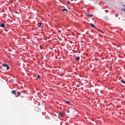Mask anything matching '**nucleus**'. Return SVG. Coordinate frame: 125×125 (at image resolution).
Here are the masks:
<instances>
[{"label":"nucleus","instance_id":"1","mask_svg":"<svg viewBox=\"0 0 125 125\" xmlns=\"http://www.w3.org/2000/svg\"><path fill=\"white\" fill-rule=\"evenodd\" d=\"M2 67H4V68H6V69H7V70H9V69H10V67H9V66H8V65H7L6 63H3L2 64Z\"/></svg>","mask_w":125,"mask_h":125},{"label":"nucleus","instance_id":"2","mask_svg":"<svg viewBox=\"0 0 125 125\" xmlns=\"http://www.w3.org/2000/svg\"><path fill=\"white\" fill-rule=\"evenodd\" d=\"M0 27H1V28H4V27H5V24H4V23H1L0 24Z\"/></svg>","mask_w":125,"mask_h":125},{"label":"nucleus","instance_id":"3","mask_svg":"<svg viewBox=\"0 0 125 125\" xmlns=\"http://www.w3.org/2000/svg\"><path fill=\"white\" fill-rule=\"evenodd\" d=\"M12 94L15 95L16 94V90H13L11 91Z\"/></svg>","mask_w":125,"mask_h":125},{"label":"nucleus","instance_id":"4","mask_svg":"<svg viewBox=\"0 0 125 125\" xmlns=\"http://www.w3.org/2000/svg\"><path fill=\"white\" fill-rule=\"evenodd\" d=\"M80 58H81L80 57V56L76 57V62H78V61H79L80 60Z\"/></svg>","mask_w":125,"mask_h":125},{"label":"nucleus","instance_id":"5","mask_svg":"<svg viewBox=\"0 0 125 125\" xmlns=\"http://www.w3.org/2000/svg\"><path fill=\"white\" fill-rule=\"evenodd\" d=\"M38 26L40 27V28H42V23L41 22H39L38 23Z\"/></svg>","mask_w":125,"mask_h":125},{"label":"nucleus","instance_id":"6","mask_svg":"<svg viewBox=\"0 0 125 125\" xmlns=\"http://www.w3.org/2000/svg\"><path fill=\"white\" fill-rule=\"evenodd\" d=\"M90 26L92 27V28H94V27H95V25H94V24L93 23H90Z\"/></svg>","mask_w":125,"mask_h":125},{"label":"nucleus","instance_id":"7","mask_svg":"<svg viewBox=\"0 0 125 125\" xmlns=\"http://www.w3.org/2000/svg\"><path fill=\"white\" fill-rule=\"evenodd\" d=\"M21 94L20 93V92H17V95L16 96V97H18V96H20Z\"/></svg>","mask_w":125,"mask_h":125},{"label":"nucleus","instance_id":"8","mask_svg":"<svg viewBox=\"0 0 125 125\" xmlns=\"http://www.w3.org/2000/svg\"><path fill=\"white\" fill-rule=\"evenodd\" d=\"M10 82L11 83H14V80L13 79H11L10 80Z\"/></svg>","mask_w":125,"mask_h":125},{"label":"nucleus","instance_id":"9","mask_svg":"<svg viewBox=\"0 0 125 125\" xmlns=\"http://www.w3.org/2000/svg\"><path fill=\"white\" fill-rule=\"evenodd\" d=\"M66 11V12H68V10L67 9H62V12Z\"/></svg>","mask_w":125,"mask_h":125},{"label":"nucleus","instance_id":"10","mask_svg":"<svg viewBox=\"0 0 125 125\" xmlns=\"http://www.w3.org/2000/svg\"><path fill=\"white\" fill-rule=\"evenodd\" d=\"M60 115L61 117H64V115L62 113H60Z\"/></svg>","mask_w":125,"mask_h":125},{"label":"nucleus","instance_id":"11","mask_svg":"<svg viewBox=\"0 0 125 125\" xmlns=\"http://www.w3.org/2000/svg\"><path fill=\"white\" fill-rule=\"evenodd\" d=\"M88 16L89 17H92V16H93V15H92V14H90V15H88Z\"/></svg>","mask_w":125,"mask_h":125},{"label":"nucleus","instance_id":"12","mask_svg":"<svg viewBox=\"0 0 125 125\" xmlns=\"http://www.w3.org/2000/svg\"><path fill=\"white\" fill-rule=\"evenodd\" d=\"M121 82H122V83H125V81L123 80H121Z\"/></svg>","mask_w":125,"mask_h":125},{"label":"nucleus","instance_id":"13","mask_svg":"<svg viewBox=\"0 0 125 125\" xmlns=\"http://www.w3.org/2000/svg\"><path fill=\"white\" fill-rule=\"evenodd\" d=\"M65 102H66V104H70V102H69V101H66Z\"/></svg>","mask_w":125,"mask_h":125},{"label":"nucleus","instance_id":"14","mask_svg":"<svg viewBox=\"0 0 125 125\" xmlns=\"http://www.w3.org/2000/svg\"><path fill=\"white\" fill-rule=\"evenodd\" d=\"M67 113H70V110L69 109H67Z\"/></svg>","mask_w":125,"mask_h":125},{"label":"nucleus","instance_id":"15","mask_svg":"<svg viewBox=\"0 0 125 125\" xmlns=\"http://www.w3.org/2000/svg\"><path fill=\"white\" fill-rule=\"evenodd\" d=\"M40 78H41V76H40V75H38V79H40Z\"/></svg>","mask_w":125,"mask_h":125},{"label":"nucleus","instance_id":"16","mask_svg":"<svg viewBox=\"0 0 125 125\" xmlns=\"http://www.w3.org/2000/svg\"><path fill=\"white\" fill-rule=\"evenodd\" d=\"M122 10H123V11H125V8L122 9Z\"/></svg>","mask_w":125,"mask_h":125},{"label":"nucleus","instance_id":"17","mask_svg":"<svg viewBox=\"0 0 125 125\" xmlns=\"http://www.w3.org/2000/svg\"><path fill=\"white\" fill-rule=\"evenodd\" d=\"M105 12H109V11L108 10H106Z\"/></svg>","mask_w":125,"mask_h":125},{"label":"nucleus","instance_id":"18","mask_svg":"<svg viewBox=\"0 0 125 125\" xmlns=\"http://www.w3.org/2000/svg\"><path fill=\"white\" fill-rule=\"evenodd\" d=\"M67 2H68V4H70V2L69 1H68Z\"/></svg>","mask_w":125,"mask_h":125},{"label":"nucleus","instance_id":"19","mask_svg":"<svg viewBox=\"0 0 125 125\" xmlns=\"http://www.w3.org/2000/svg\"><path fill=\"white\" fill-rule=\"evenodd\" d=\"M23 97H23V96H21V98H23Z\"/></svg>","mask_w":125,"mask_h":125},{"label":"nucleus","instance_id":"20","mask_svg":"<svg viewBox=\"0 0 125 125\" xmlns=\"http://www.w3.org/2000/svg\"><path fill=\"white\" fill-rule=\"evenodd\" d=\"M102 33H103V34H104V32L103 31H102Z\"/></svg>","mask_w":125,"mask_h":125}]
</instances>
